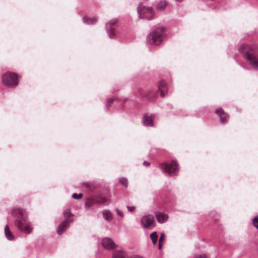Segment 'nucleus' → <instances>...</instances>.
<instances>
[{
  "label": "nucleus",
  "mask_w": 258,
  "mask_h": 258,
  "mask_svg": "<svg viewBox=\"0 0 258 258\" xmlns=\"http://www.w3.org/2000/svg\"><path fill=\"white\" fill-rule=\"evenodd\" d=\"M140 95L142 97H147L149 99L153 98L155 96V93L152 92L151 91H149L148 92L144 91L143 89L140 88L139 89Z\"/></svg>",
  "instance_id": "nucleus-16"
},
{
  "label": "nucleus",
  "mask_w": 258,
  "mask_h": 258,
  "mask_svg": "<svg viewBox=\"0 0 258 258\" xmlns=\"http://www.w3.org/2000/svg\"><path fill=\"white\" fill-rule=\"evenodd\" d=\"M119 182L120 184L126 187L127 186V180L125 177H121L119 178Z\"/></svg>",
  "instance_id": "nucleus-24"
},
{
  "label": "nucleus",
  "mask_w": 258,
  "mask_h": 258,
  "mask_svg": "<svg viewBox=\"0 0 258 258\" xmlns=\"http://www.w3.org/2000/svg\"><path fill=\"white\" fill-rule=\"evenodd\" d=\"M216 113L219 116L221 123H224L227 121L228 116L221 108L216 109Z\"/></svg>",
  "instance_id": "nucleus-14"
},
{
  "label": "nucleus",
  "mask_w": 258,
  "mask_h": 258,
  "mask_svg": "<svg viewBox=\"0 0 258 258\" xmlns=\"http://www.w3.org/2000/svg\"><path fill=\"white\" fill-rule=\"evenodd\" d=\"M167 6L165 1H160L157 5V8L159 10H163Z\"/></svg>",
  "instance_id": "nucleus-23"
},
{
  "label": "nucleus",
  "mask_w": 258,
  "mask_h": 258,
  "mask_svg": "<svg viewBox=\"0 0 258 258\" xmlns=\"http://www.w3.org/2000/svg\"><path fill=\"white\" fill-rule=\"evenodd\" d=\"M3 83L10 87H15L18 84V76L15 73H7L3 75Z\"/></svg>",
  "instance_id": "nucleus-5"
},
{
  "label": "nucleus",
  "mask_w": 258,
  "mask_h": 258,
  "mask_svg": "<svg viewBox=\"0 0 258 258\" xmlns=\"http://www.w3.org/2000/svg\"><path fill=\"white\" fill-rule=\"evenodd\" d=\"M167 91V86L166 82L164 81H161L159 82L158 91H160V96L164 97L165 96V92Z\"/></svg>",
  "instance_id": "nucleus-15"
},
{
  "label": "nucleus",
  "mask_w": 258,
  "mask_h": 258,
  "mask_svg": "<svg viewBox=\"0 0 258 258\" xmlns=\"http://www.w3.org/2000/svg\"><path fill=\"white\" fill-rule=\"evenodd\" d=\"M113 258H143L140 256L130 257L125 251L122 250H117L113 252Z\"/></svg>",
  "instance_id": "nucleus-12"
},
{
  "label": "nucleus",
  "mask_w": 258,
  "mask_h": 258,
  "mask_svg": "<svg viewBox=\"0 0 258 258\" xmlns=\"http://www.w3.org/2000/svg\"><path fill=\"white\" fill-rule=\"evenodd\" d=\"M137 12L140 18L150 20L153 19L154 12L151 7L145 6L142 4L139 5Z\"/></svg>",
  "instance_id": "nucleus-4"
},
{
  "label": "nucleus",
  "mask_w": 258,
  "mask_h": 258,
  "mask_svg": "<svg viewBox=\"0 0 258 258\" xmlns=\"http://www.w3.org/2000/svg\"><path fill=\"white\" fill-rule=\"evenodd\" d=\"M126 208L129 212H133L135 210L136 207L135 206H127Z\"/></svg>",
  "instance_id": "nucleus-30"
},
{
  "label": "nucleus",
  "mask_w": 258,
  "mask_h": 258,
  "mask_svg": "<svg viewBox=\"0 0 258 258\" xmlns=\"http://www.w3.org/2000/svg\"><path fill=\"white\" fill-rule=\"evenodd\" d=\"M106 200L102 198L88 199L86 200L85 206L86 207L90 208L96 204H105Z\"/></svg>",
  "instance_id": "nucleus-9"
},
{
  "label": "nucleus",
  "mask_w": 258,
  "mask_h": 258,
  "mask_svg": "<svg viewBox=\"0 0 258 258\" xmlns=\"http://www.w3.org/2000/svg\"><path fill=\"white\" fill-rule=\"evenodd\" d=\"M83 21L84 23L87 24H93L97 22L96 19L94 17L91 18H84Z\"/></svg>",
  "instance_id": "nucleus-20"
},
{
  "label": "nucleus",
  "mask_w": 258,
  "mask_h": 258,
  "mask_svg": "<svg viewBox=\"0 0 258 258\" xmlns=\"http://www.w3.org/2000/svg\"><path fill=\"white\" fill-rule=\"evenodd\" d=\"M5 234L9 240L12 241L15 239V236L10 230L8 225H6L5 227Z\"/></svg>",
  "instance_id": "nucleus-18"
},
{
  "label": "nucleus",
  "mask_w": 258,
  "mask_h": 258,
  "mask_svg": "<svg viewBox=\"0 0 258 258\" xmlns=\"http://www.w3.org/2000/svg\"><path fill=\"white\" fill-rule=\"evenodd\" d=\"M164 239H165V234L162 233H161L160 238H159V243L163 242Z\"/></svg>",
  "instance_id": "nucleus-29"
},
{
  "label": "nucleus",
  "mask_w": 258,
  "mask_h": 258,
  "mask_svg": "<svg viewBox=\"0 0 258 258\" xmlns=\"http://www.w3.org/2000/svg\"><path fill=\"white\" fill-rule=\"evenodd\" d=\"M83 197V194H77V193H74L72 195V198L74 199H79Z\"/></svg>",
  "instance_id": "nucleus-26"
},
{
  "label": "nucleus",
  "mask_w": 258,
  "mask_h": 258,
  "mask_svg": "<svg viewBox=\"0 0 258 258\" xmlns=\"http://www.w3.org/2000/svg\"><path fill=\"white\" fill-rule=\"evenodd\" d=\"M150 238L151 239L154 245L157 243L158 236L156 232H153L150 234Z\"/></svg>",
  "instance_id": "nucleus-22"
},
{
  "label": "nucleus",
  "mask_w": 258,
  "mask_h": 258,
  "mask_svg": "<svg viewBox=\"0 0 258 258\" xmlns=\"http://www.w3.org/2000/svg\"><path fill=\"white\" fill-rule=\"evenodd\" d=\"M142 226L147 229L153 225L155 219L152 215L148 214L144 215L141 220Z\"/></svg>",
  "instance_id": "nucleus-7"
},
{
  "label": "nucleus",
  "mask_w": 258,
  "mask_h": 258,
  "mask_svg": "<svg viewBox=\"0 0 258 258\" xmlns=\"http://www.w3.org/2000/svg\"><path fill=\"white\" fill-rule=\"evenodd\" d=\"M161 168L164 172L167 173L170 176L176 175L178 170L177 163L174 161L170 163H163L161 164Z\"/></svg>",
  "instance_id": "nucleus-6"
},
{
  "label": "nucleus",
  "mask_w": 258,
  "mask_h": 258,
  "mask_svg": "<svg viewBox=\"0 0 258 258\" xmlns=\"http://www.w3.org/2000/svg\"><path fill=\"white\" fill-rule=\"evenodd\" d=\"M158 247H159V249H161V247H162V243H159V242Z\"/></svg>",
  "instance_id": "nucleus-34"
},
{
  "label": "nucleus",
  "mask_w": 258,
  "mask_h": 258,
  "mask_svg": "<svg viewBox=\"0 0 258 258\" xmlns=\"http://www.w3.org/2000/svg\"><path fill=\"white\" fill-rule=\"evenodd\" d=\"M103 215L104 217V218L110 221L112 219V216L111 214V213L108 210H104L103 212Z\"/></svg>",
  "instance_id": "nucleus-21"
},
{
  "label": "nucleus",
  "mask_w": 258,
  "mask_h": 258,
  "mask_svg": "<svg viewBox=\"0 0 258 258\" xmlns=\"http://www.w3.org/2000/svg\"><path fill=\"white\" fill-rule=\"evenodd\" d=\"M102 244L103 247L108 250L113 249L116 247V244L109 237H105L102 239Z\"/></svg>",
  "instance_id": "nucleus-10"
},
{
  "label": "nucleus",
  "mask_w": 258,
  "mask_h": 258,
  "mask_svg": "<svg viewBox=\"0 0 258 258\" xmlns=\"http://www.w3.org/2000/svg\"><path fill=\"white\" fill-rule=\"evenodd\" d=\"M177 2H182L183 0H176Z\"/></svg>",
  "instance_id": "nucleus-35"
},
{
  "label": "nucleus",
  "mask_w": 258,
  "mask_h": 258,
  "mask_svg": "<svg viewBox=\"0 0 258 258\" xmlns=\"http://www.w3.org/2000/svg\"><path fill=\"white\" fill-rule=\"evenodd\" d=\"M239 51L244 53L245 59L252 68L258 69V54L255 50L246 44H242L239 47Z\"/></svg>",
  "instance_id": "nucleus-2"
},
{
  "label": "nucleus",
  "mask_w": 258,
  "mask_h": 258,
  "mask_svg": "<svg viewBox=\"0 0 258 258\" xmlns=\"http://www.w3.org/2000/svg\"><path fill=\"white\" fill-rule=\"evenodd\" d=\"M154 115L151 114L150 116L148 114H145L143 118L144 125L146 126H154L153 122Z\"/></svg>",
  "instance_id": "nucleus-11"
},
{
  "label": "nucleus",
  "mask_w": 258,
  "mask_h": 258,
  "mask_svg": "<svg viewBox=\"0 0 258 258\" xmlns=\"http://www.w3.org/2000/svg\"><path fill=\"white\" fill-rule=\"evenodd\" d=\"M194 258H206L205 254L202 255H195Z\"/></svg>",
  "instance_id": "nucleus-32"
},
{
  "label": "nucleus",
  "mask_w": 258,
  "mask_h": 258,
  "mask_svg": "<svg viewBox=\"0 0 258 258\" xmlns=\"http://www.w3.org/2000/svg\"><path fill=\"white\" fill-rule=\"evenodd\" d=\"M164 28L162 27L155 29L147 36V42L152 45H159L162 41V37L164 34Z\"/></svg>",
  "instance_id": "nucleus-3"
},
{
  "label": "nucleus",
  "mask_w": 258,
  "mask_h": 258,
  "mask_svg": "<svg viewBox=\"0 0 258 258\" xmlns=\"http://www.w3.org/2000/svg\"><path fill=\"white\" fill-rule=\"evenodd\" d=\"M253 224L256 228H258V215L253 219Z\"/></svg>",
  "instance_id": "nucleus-27"
},
{
  "label": "nucleus",
  "mask_w": 258,
  "mask_h": 258,
  "mask_svg": "<svg viewBox=\"0 0 258 258\" xmlns=\"http://www.w3.org/2000/svg\"><path fill=\"white\" fill-rule=\"evenodd\" d=\"M82 184L87 187L91 190H93L94 189V188H93L92 186L87 182H84Z\"/></svg>",
  "instance_id": "nucleus-28"
},
{
  "label": "nucleus",
  "mask_w": 258,
  "mask_h": 258,
  "mask_svg": "<svg viewBox=\"0 0 258 258\" xmlns=\"http://www.w3.org/2000/svg\"><path fill=\"white\" fill-rule=\"evenodd\" d=\"M70 223H71L68 222L67 220L62 221L57 227V234L59 235H61L63 232L69 228Z\"/></svg>",
  "instance_id": "nucleus-13"
},
{
  "label": "nucleus",
  "mask_w": 258,
  "mask_h": 258,
  "mask_svg": "<svg viewBox=\"0 0 258 258\" xmlns=\"http://www.w3.org/2000/svg\"><path fill=\"white\" fill-rule=\"evenodd\" d=\"M113 100H114V98H109L107 100L106 103V108L107 109H109L110 107L111 106V105L113 102Z\"/></svg>",
  "instance_id": "nucleus-25"
},
{
  "label": "nucleus",
  "mask_w": 258,
  "mask_h": 258,
  "mask_svg": "<svg viewBox=\"0 0 258 258\" xmlns=\"http://www.w3.org/2000/svg\"><path fill=\"white\" fill-rule=\"evenodd\" d=\"M12 214L17 217L15 221V225L17 228L22 232L26 234L32 233L33 231L32 224L31 222L26 220V212L21 208L14 209Z\"/></svg>",
  "instance_id": "nucleus-1"
},
{
  "label": "nucleus",
  "mask_w": 258,
  "mask_h": 258,
  "mask_svg": "<svg viewBox=\"0 0 258 258\" xmlns=\"http://www.w3.org/2000/svg\"><path fill=\"white\" fill-rule=\"evenodd\" d=\"M143 165H144L145 166H149L150 165V163L149 162L144 161L143 162Z\"/></svg>",
  "instance_id": "nucleus-33"
},
{
  "label": "nucleus",
  "mask_w": 258,
  "mask_h": 258,
  "mask_svg": "<svg viewBox=\"0 0 258 258\" xmlns=\"http://www.w3.org/2000/svg\"><path fill=\"white\" fill-rule=\"evenodd\" d=\"M63 216L65 218L64 220H67L68 222H69L70 223L73 222V220L70 219L71 217L73 216V214L71 213L69 209H67L64 211Z\"/></svg>",
  "instance_id": "nucleus-19"
},
{
  "label": "nucleus",
  "mask_w": 258,
  "mask_h": 258,
  "mask_svg": "<svg viewBox=\"0 0 258 258\" xmlns=\"http://www.w3.org/2000/svg\"><path fill=\"white\" fill-rule=\"evenodd\" d=\"M116 211L117 214L119 216H120L121 217H123V213L121 211H120L118 209H116Z\"/></svg>",
  "instance_id": "nucleus-31"
},
{
  "label": "nucleus",
  "mask_w": 258,
  "mask_h": 258,
  "mask_svg": "<svg viewBox=\"0 0 258 258\" xmlns=\"http://www.w3.org/2000/svg\"><path fill=\"white\" fill-rule=\"evenodd\" d=\"M117 20L113 19L106 24V29L109 37L113 38L115 36L114 31L117 23Z\"/></svg>",
  "instance_id": "nucleus-8"
},
{
  "label": "nucleus",
  "mask_w": 258,
  "mask_h": 258,
  "mask_svg": "<svg viewBox=\"0 0 258 258\" xmlns=\"http://www.w3.org/2000/svg\"><path fill=\"white\" fill-rule=\"evenodd\" d=\"M155 215L158 222L160 223H163L165 222L168 218V216L167 214L161 212H156Z\"/></svg>",
  "instance_id": "nucleus-17"
}]
</instances>
